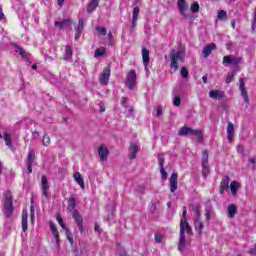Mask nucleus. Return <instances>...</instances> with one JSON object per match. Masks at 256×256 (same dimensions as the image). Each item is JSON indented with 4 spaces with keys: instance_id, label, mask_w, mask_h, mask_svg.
Here are the masks:
<instances>
[{
    "instance_id": "1",
    "label": "nucleus",
    "mask_w": 256,
    "mask_h": 256,
    "mask_svg": "<svg viewBox=\"0 0 256 256\" xmlns=\"http://www.w3.org/2000/svg\"><path fill=\"white\" fill-rule=\"evenodd\" d=\"M4 215L6 217H11L13 215L14 207H13V195L9 190H7L4 194Z\"/></svg>"
},
{
    "instance_id": "2",
    "label": "nucleus",
    "mask_w": 256,
    "mask_h": 256,
    "mask_svg": "<svg viewBox=\"0 0 256 256\" xmlns=\"http://www.w3.org/2000/svg\"><path fill=\"white\" fill-rule=\"evenodd\" d=\"M170 59H171V64L170 67L171 69H174L177 71L179 69V65L177 64L178 61H183L185 59V51L184 50H179L178 52L175 50H172L170 53Z\"/></svg>"
},
{
    "instance_id": "3",
    "label": "nucleus",
    "mask_w": 256,
    "mask_h": 256,
    "mask_svg": "<svg viewBox=\"0 0 256 256\" xmlns=\"http://www.w3.org/2000/svg\"><path fill=\"white\" fill-rule=\"evenodd\" d=\"M187 233V235H193V229L189 226V222H187V208L183 207V214L180 222V233Z\"/></svg>"
},
{
    "instance_id": "4",
    "label": "nucleus",
    "mask_w": 256,
    "mask_h": 256,
    "mask_svg": "<svg viewBox=\"0 0 256 256\" xmlns=\"http://www.w3.org/2000/svg\"><path fill=\"white\" fill-rule=\"evenodd\" d=\"M178 135L180 137H185L187 135H193L194 137L203 139V132L201 130H199V129L193 130L192 128L187 127V126H183L182 128H180V130L178 131Z\"/></svg>"
},
{
    "instance_id": "5",
    "label": "nucleus",
    "mask_w": 256,
    "mask_h": 256,
    "mask_svg": "<svg viewBox=\"0 0 256 256\" xmlns=\"http://www.w3.org/2000/svg\"><path fill=\"white\" fill-rule=\"evenodd\" d=\"M125 85L128 89H134L135 85H137V73L135 72V70H131L127 74Z\"/></svg>"
},
{
    "instance_id": "6",
    "label": "nucleus",
    "mask_w": 256,
    "mask_h": 256,
    "mask_svg": "<svg viewBox=\"0 0 256 256\" xmlns=\"http://www.w3.org/2000/svg\"><path fill=\"white\" fill-rule=\"evenodd\" d=\"M110 77H111V66H106L103 72L100 74L99 81L102 85H107V83H109Z\"/></svg>"
},
{
    "instance_id": "7",
    "label": "nucleus",
    "mask_w": 256,
    "mask_h": 256,
    "mask_svg": "<svg viewBox=\"0 0 256 256\" xmlns=\"http://www.w3.org/2000/svg\"><path fill=\"white\" fill-rule=\"evenodd\" d=\"M243 61V58L241 57H235L233 55H227L223 57V63H226L227 65H234L237 66Z\"/></svg>"
},
{
    "instance_id": "8",
    "label": "nucleus",
    "mask_w": 256,
    "mask_h": 256,
    "mask_svg": "<svg viewBox=\"0 0 256 256\" xmlns=\"http://www.w3.org/2000/svg\"><path fill=\"white\" fill-rule=\"evenodd\" d=\"M49 180H47V176H42L41 180V189H42V195L46 199L49 197Z\"/></svg>"
},
{
    "instance_id": "9",
    "label": "nucleus",
    "mask_w": 256,
    "mask_h": 256,
    "mask_svg": "<svg viewBox=\"0 0 256 256\" xmlns=\"http://www.w3.org/2000/svg\"><path fill=\"white\" fill-rule=\"evenodd\" d=\"M129 153V159L133 161L134 159H137V153H139V146L135 143H130V146L128 148Z\"/></svg>"
},
{
    "instance_id": "10",
    "label": "nucleus",
    "mask_w": 256,
    "mask_h": 256,
    "mask_svg": "<svg viewBox=\"0 0 256 256\" xmlns=\"http://www.w3.org/2000/svg\"><path fill=\"white\" fill-rule=\"evenodd\" d=\"M35 161V152L33 150L28 152L27 156V170L28 173H33V163Z\"/></svg>"
},
{
    "instance_id": "11",
    "label": "nucleus",
    "mask_w": 256,
    "mask_h": 256,
    "mask_svg": "<svg viewBox=\"0 0 256 256\" xmlns=\"http://www.w3.org/2000/svg\"><path fill=\"white\" fill-rule=\"evenodd\" d=\"M98 155L101 161H107V157H109V148L105 145H100L98 148Z\"/></svg>"
},
{
    "instance_id": "12",
    "label": "nucleus",
    "mask_w": 256,
    "mask_h": 256,
    "mask_svg": "<svg viewBox=\"0 0 256 256\" xmlns=\"http://www.w3.org/2000/svg\"><path fill=\"white\" fill-rule=\"evenodd\" d=\"M215 49H217V45H215V43H210V44L206 45L202 51V55H203L204 59H207V57H209V55L211 53H213V51H215Z\"/></svg>"
},
{
    "instance_id": "13",
    "label": "nucleus",
    "mask_w": 256,
    "mask_h": 256,
    "mask_svg": "<svg viewBox=\"0 0 256 256\" xmlns=\"http://www.w3.org/2000/svg\"><path fill=\"white\" fill-rule=\"evenodd\" d=\"M239 83H240V91L244 99V103H249V95L247 94V89L245 88V80H243V78H240Z\"/></svg>"
},
{
    "instance_id": "14",
    "label": "nucleus",
    "mask_w": 256,
    "mask_h": 256,
    "mask_svg": "<svg viewBox=\"0 0 256 256\" xmlns=\"http://www.w3.org/2000/svg\"><path fill=\"white\" fill-rule=\"evenodd\" d=\"M229 176H223L220 183V194L223 195L225 191H229Z\"/></svg>"
},
{
    "instance_id": "15",
    "label": "nucleus",
    "mask_w": 256,
    "mask_h": 256,
    "mask_svg": "<svg viewBox=\"0 0 256 256\" xmlns=\"http://www.w3.org/2000/svg\"><path fill=\"white\" fill-rule=\"evenodd\" d=\"M178 9L185 19L189 18V14H187V2L185 0H178Z\"/></svg>"
},
{
    "instance_id": "16",
    "label": "nucleus",
    "mask_w": 256,
    "mask_h": 256,
    "mask_svg": "<svg viewBox=\"0 0 256 256\" xmlns=\"http://www.w3.org/2000/svg\"><path fill=\"white\" fill-rule=\"evenodd\" d=\"M194 227L198 235H203V229H205V224L203 223L201 218L194 219Z\"/></svg>"
},
{
    "instance_id": "17",
    "label": "nucleus",
    "mask_w": 256,
    "mask_h": 256,
    "mask_svg": "<svg viewBox=\"0 0 256 256\" xmlns=\"http://www.w3.org/2000/svg\"><path fill=\"white\" fill-rule=\"evenodd\" d=\"M73 218L75 219V221L78 225V229H79L80 233H83V231H84V229H83V218L81 217V215L79 214L78 211H74Z\"/></svg>"
},
{
    "instance_id": "18",
    "label": "nucleus",
    "mask_w": 256,
    "mask_h": 256,
    "mask_svg": "<svg viewBox=\"0 0 256 256\" xmlns=\"http://www.w3.org/2000/svg\"><path fill=\"white\" fill-rule=\"evenodd\" d=\"M177 178H178L177 173L173 172L171 177H170V191H171V193H175V191H177Z\"/></svg>"
},
{
    "instance_id": "19",
    "label": "nucleus",
    "mask_w": 256,
    "mask_h": 256,
    "mask_svg": "<svg viewBox=\"0 0 256 256\" xmlns=\"http://www.w3.org/2000/svg\"><path fill=\"white\" fill-rule=\"evenodd\" d=\"M223 97H225V92H223L221 90H212L209 92L210 99H218V101H219V100L223 99Z\"/></svg>"
},
{
    "instance_id": "20",
    "label": "nucleus",
    "mask_w": 256,
    "mask_h": 256,
    "mask_svg": "<svg viewBox=\"0 0 256 256\" xmlns=\"http://www.w3.org/2000/svg\"><path fill=\"white\" fill-rule=\"evenodd\" d=\"M142 61H143L145 69H147V67H149V63L151 61V58L149 57V50H147V48H142Z\"/></svg>"
},
{
    "instance_id": "21",
    "label": "nucleus",
    "mask_w": 256,
    "mask_h": 256,
    "mask_svg": "<svg viewBox=\"0 0 256 256\" xmlns=\"http://www.w3.org/2000/svg\"><path fill=\"white\" fill-rule=\"evenodd\" d=\"M227 135L228 141H233V137L235 136V126L231 122H229L227 126Z\"/></svg>"
},
{
    "instance_id": "22",
    "label": "nucleus",
    "mask_w": 256,
    "mask_h": 256,
    "mask_svg": "<svg viewBox=\"0 0 256 256\" xmlns=\"http://www.w3.org/2000/svg\"><path fill=\"white\" fill-rule=\"evenodd\" d=\"M77 203H76V200H75V197H70L69 200H68V211H70V213H72V217H73V213H75V207H76Z\"/></svg>"
},
{
    "instance_id": "23",
    "label": "nucleus",
    "mask_w": 256,
    "mask_h": 256,
    "mask_svg": "<svg viewBox=\"0 0 256 256\" xmlns=\"http://www.w3.org/2000/svg\"><path fill=\"white\" fill-rule=\"evenodd\" d=\"M50 230L52 232V235H54V237H55L56 245L59 246V231L57 230L55 223L50 222Z\"/></svg>"
},
{
    "instance_id": "24",
    "label": "nucleus",
    "mask_w": 256,
    "mask_h": 256,
    "mask_svg": "<svg viewBox=\"0 0 256 256\" xmlns=\"http://www.w3.org/2000/svg\"><path fill=\"white\" fill-rule=\"evenodd\" d=\"M74 179L76 183H78V185L81 187V189H85V181L81 177V173L79 172L74 173Z\"/></svg>"
},
{
    "instance_id": "25",
    "label": "nucleus",
    "mask_w": 256,
    "mask_h": 256,
    "mask_svg": "<svg viewBox=\"0 0 256 256\" xmlns=\"http://www.w3.org/2000/svg\"><path fill=\"white\" fill-rule=\"evenodd\" d=\"M237 215V206L235 204H230L228 206V217L233 219Z\"/></svg>"
},
{
    "instance_id": "26",
    "label": "nucleus",
    "mask_w": 256,
    "mask_h": 256,
    "mask_svg": "<svg viewBox=\"0 0 256 256\" xmlns=\"http://www.w3.org/2000/svg\"><path fill=\"white\" fill-rule=\"evenodd\" d=\"M98 6H99V0L90 1V3L88 4V7H87V12L93 13V11H95V9H97Z\"/></svg>"
},
{
    "instance_id": "27",
    "label": "nucleus",
    "mask_w": 256,
    "mask_h": 256,
    "mask_svg": "<svg viewBox=\"0 0 256 256\" xmlns=\"http://www.w3.org/2000/svg\"><path fill=\"white\" fill-rule=\"evenodd\" d=\"M187 243V239L185 238V234L183 232H180V240L178 243V250L183 251V247H185Z\"/></svg>"
},
{
    "instance_id": "28",
    "label": "nucleus",
    "mask_w": 256,
    "mask_h": 256,
    "mask_svg": "<svg viewBox=\"0 0 256 256\" xmlns=\"http://www.w3.org/2000/svg\"><path fill=\"white\" fill-rule=\"evenodd\" d=\"M239 187H241V184L237 181H232L230 184V190L232 195H237V191H239Z\"/></svg>"
},
{
    "instance_id": "29",
    "label": "nucleus",
    "mask_w": 256,
    "mask_h": 256,
    "mask_svg": "<svg viewBox=\"0 0 256 256\" xmlns=\"http://www.w3.org/2000/svg\"><path fill=\"white\" fill-rule=\"evenodd\" d=\"M27 212L22 213V231L25 233L27 231V221H28Z\"/></svg>"
},
{
    "instance_id": "30",
    "label": "nucleus",
    "mask_w": 256,
    "mask_h": 256,
    "mask_svg": "<svg viewBox=\"0 0 256 256\" xmlns=\"http://www.w3.org/2000/svg\"><path fill=\"white\" fill-rule=\"evenodd\" d=\"M73 57V49L71 46H66L64 61H69Z\"/></svg>"
},
{
    "instance_id": "31",
    "label": "nucleus",
    "mask_w": 256,
    "mask_h": 256,
    "mask_svg": "<svg viewBox=\"0 0 256 256\" xmlns=\"http://www.w3.org/2000/svg\"><path fill=\"white\" fill-rule=\"evenodd\" d=\"M104 55H107V51L103 47L97 48L94 53V57H96V58L103 57Z\"/></svg>"
},
{
    "instance_id": "32",
    "label": "nucleus",
    "mask_w": 256,
    "mask_h": 256,
    "mask_svg": "<svg viewBox=\"0 0 256 256\" xmlns=\"http://www.w3.org/2000/svg\"><path fill=\"white\" fill-rule=\"evenodd\" d=\"M209 173H211V170L209 169V163L202 164V175H203V177L207 178Z\"/></svg>"
},
{
    "instance_id": "33",
    "label": "nucleus",
    "mask_w": 256,
    "mask_h": 256,
    "mask_svg": "<svg viewBox=\"0 0 256 256\" xmlns=\"http://www.w3.org/2000/svg\"><path fill=\"white\" fill-rule=\"evenodd\" d=\"M15 49H16V53H19V55H21L23 59H27L28 53L23 48H21V46L16 45Z\"/></svg>"
},
{
    "instance_id": "34",
    "label": "nucleus",
    "mask_w": 256,
    "mask_h": 256,
    "mask_svg": "<svg viewBox=\"0 0 256 256\" xmlns=\"http://www.w3.org/2000/svg\"><path fill=\"white\" fill-rule=\"evenodd\" d=\"M69 23H71V20L67 19V20H63L62 22H55V26L59 27V29H63L67 27Z\"/></svg>"
},
{
    "instance_id": "35",
    "label": "nucleus",
    "mask_w": 256,
    "mask_h": 256,
    "mask_svg": "<svg viewBox=\"0 0 256 256\" xmlns=\"http://www.w3.org/2000/svg\"><path fill=\"white\" fill-rule=\"evenodd\" d=\"M84 25H85V22L83 21V19H79L78 25L75 28V31L78 33H83Z\"/></svg>"
},
{
    "instance_id": "36",
    "label": "nucleus",
    "mask_w": 256,
    "mask_h": 256,
    "mask_svg": "<svg viewBox=\"0 0 256 256\" xmlns=\"http://www.w3.org/2000/svg\"><path fill=\"white\" fill-rule=\"evenodd\" d=\"M42 144L44 145V147H49V145H51V137L45 134L42 138Z\"/></svg>"
},
{
    "instance_id": "37",
    "label": "nucleus",
    "mask_w": 256,
    "mask_h": 256,
    "mask_svg": "<svg viewBox=\"0 0 256 256\" xmlns=\"http://www.w3.org/2000/svg\"><path fill=\"white\" fill-rule=\"evenodd\" d=\"M209 163V151L204 150L202 154V164H207Z\"/></svg>"
},
{
    "instance_id": "38",
    "label": "nucleus",
    "mask_w": 256,
    "mask_h": 256,
    "mask_svg": "<svg viewBox=\"0 0 256 256\" xmlns=\"http://www.w3.org/2000/svg\"><path fill=\"white\" fill-rule=\"evenodd\" d=\"M56 220L58 221L60 227H62V229H64V231L66 229H68L66 226H65V223L63 222V217H61V214H57L56 215Z\"/></svg>"
},
{
    "instance_id": "39",
    "label": "nucleus",
    "mask_w": 256,
    "mask_h": 256,
    "mask_svg": "<svg viewBox=\"0 0 256 256\" xmlns=\"http://www.w3.org/2000/svg\"><path fill=\"white\" fill-rule=\"evenodd\" d=\"M3 138L7 147H11V135H9L8 133H4Z\"/></svg>"
},
{
    "instance_id": "40",
    "label": "nucleus",
    "mask_w": 256,
    "mask_h": 256,
    "mask_svg": "<svg viewBox=\"0 0 256 256\" xmlns=\"http://www.w3.org/2000/svg\"><path fill=\"white\" fill-rule=\"evenodd\" d=\"M139 7H134L133 9V15H132V20L137 21L139 19Z\"/></svg>"
},
{
    "instance_id": "41",
    "label": "nucleus",
    "mask_w": 256,
    "mask_h": 256,
    "mask_svg": "<svg viewBox=\"0 0 256 256\" xmlns=\"http://www.w3.org/2000/svg\"><path fill=\"white\" fill-rule=\"evenodd\" d=\"M65 231V235H66V239L69 241V243H71V245H73V236H71V231L69 230V228H66Z\"/></svg>"
},
{
    "instance_id": "42",
    "label": "nucleus",
    "mask_w": 256,
    "mask_h": 256,
    "mask_svg": "<svg viewBox=\"0 0 256 256\" xmlns=\"http://www.w3.org/2000/svg\"><path fill=\"white\" fill-rule=\"evenodd\" d=\"M205 217L206 221H209L213 217V210H211V208H206Z\"/></svg>"
},
{
    "instance_id": "43",
    "label": "nucleus",
    "mask_w": 256,
    "mask_h": 256,
    "mask_svg": "<svg viewBox=\"0 0 256 256\" xmlns=\"http://www.w3.org/2000/svg\"><path fill=\"white\" fill-rule=\"evenodd\" d=\"M194 211L196 215L195 219H201V206L199 204L195 206Z\"/></svg>"
},
{
    "instance_id": "44",
    "label": "nucleus",
    "mask_w": 256,
    "mask_h": 256,
    "mask_svg": "<svg viewBox=\"0 0 256 256\" xmlns=\"http://www.w3.org/2000/svg\"><path fill=\"white\" fill-rule=\"evenodd\" d=\"M154 237H155V243H162L163 242V234L157 232Z\"/></svg>"
},
{
    "instance_id": "45",
    "label": "nucleus",
    "mask_w": 256,
    "mask_h": 256,
    "mask_svg": "<svg viewBox=\"0 0 256 256\" xmlns=\"http://www.w3.org/2000/svg\"><path fill=\"white\" fill-rule=\"evenodd\" d=\"M218 19L220 20L227 19V12L225 10L218 11Z\"/></svg>"
},
{
    "instance_id": "46",
    "label": "nucleus",
    "mask_w": 256,
    "mask_h": 256,
    "mask_svg": "<svg viewBox=\"0 0 256 256\" xmlns=\"http://www.w3.org/2000/svg\"><path fill=\"white\" fill-rule=\"evenodd\" d=\"M160 173H161V177H162V181H167V171H165V167L160 168Z\"/></svg>"
},
{
    "instance_id": "47",
    "label": "nucleus",
    "mask_w": 256,
    "mask_h": 256,
    "mask_svg": "<svg viewBox=\"0 0 256 256\" xmlns=\"http://www.w3.org/2000/svg\"><path fill=\"white\" fill-rule=\"evenodd\" d=\"M180 74L184 79H187V77H189V71H187L186 67L181 68Z\"/></svg>"
},
{
    "instance_id": "48",
    "label": "nucleus",
    "mask_w": 256,
    "mask_h": 256,
    "mask_svg": "<svg viewBox=\"0 0 256 256\" xmlns=\"http://www.w3.org/2000/svg\"><path fill=\"white\" fill-rule=\"evenodd\" d=\"M199 9H200L199 3H193L191 5L192 13H199Z\"/></svg>"
},
{
    "instance_id": "49",
    "label": "nucleus",
    "mask_w": 256,
    "mask_h": 256,
    "mask_svg": "<svg viewBox=\"0 0 256 256\" xmlns=\"http://www.w3.org/2000/svg\"><path fill=\"white\" fill-rule=\"evenodd\" d=\"M158 163L160 165V169L164 167L165 165V158H163V154L158 155Z\"/></svg>"
},
{
    "instance_id": "50",
    "label": "nucleus",
    "mask_w": 256,
    "mask_h": 256,
    "mask_svg": "<svg viewBox=\"0 0 256 256\" xmlns=\"http://www.w3.org/2000/svg\"><path fill=\"white\" fill-rule=\"evenodd\" d=\"M96 31H98L100 35H107V29H105L104 27L98 26L96 27Z\"/></svg>"
},
{
    "instance_id": "51",
    "label": "nucleus",
    "mask_w": 256,
    "mask_h": 256,
    "mask_svg": "<svg viewBox=\"0 0 256 256\" xmlns=\"http://www.w3.org/2000/svg\"><path fill=\"white\" fill-rule=\"evenodd\" d=\"M173 104L175 105V107H179V105H181V97H174Z\"/></svg>"
},
{
    "instance_id": "52",
    "label": "nucleus",
    "mask_w": 256,
    "mask_h": 256,
    "mask_svg": "<svg viewBox=\"0 0 256 256\" xmlns=\"http://www.w3.org/2000/svg\"><path fill=\"white\" fill-rule=\"evenodd\" d=\"M235 79V73L228 74L226 77V83H231Z\"/></svg>"
},
{
    "instance_id": "53",
    "label": "nucleus",
    "mask_w": 256,
    "mask_h": 256,
    "mask_svg": "<svg viewBox=\"0 0 256 256\" xmlns=\"http://www.w3.org/2000/svg\"><path fill=\"white\" fill-rule=\"evenodd\" d=\"M236 149H237L238 153H241V155H243V153H245V148H243V146H241V144H238Z\"/></svg>"
},
{
    "instance_id": "54",
    "label": "nucleus",
    "mask_w": 256,
    "mask_h": 256,
    "mask_svg": "<svg viewBox=\"0 0 256 256\" xmlns=\"http://www.w3.org/2000/svg\"><path fill=\"white\" fill-rule=\"evenodd\" d=\"M161 115H163V108L159 106L156 110V116L161 117Z\"/></svg>"
},
{
    "instance_id": "55",
    "label": "nucleus",
    "mask_w": 256,
    "mask_h": 256,
    "mask_svg": "<svg viewBox=\"0 0 256 256\" xmlns=\"http://www.w3.org/2000/svg\"><path fill=\"white\" fill-rule=\"evenodd\" d=\"M94 231L98 233V235H101V227H99V224H95Z\"/></svg>"
},
{
    "instance_id": "56",
    "label": "nucleus",
    "mask_w": 256,
    "mask_h": 256,
    "mask_svg": "<svg viewBox=\"0 0 256 256\" xmlns=\"http://www.w3.org/2000/svg\"><path fill=\"white\" fill-rule=\"evenodd\" d=\"M5 19V14L3 13V8L0 7V21H3Z\"/></svg>"
},
{
    "instance_id": "57",
    "label": "nucleus",
    "mask_w": 256,
    "mask_h": 256,
    "mask_svg": "<svg viewBox=\"0 0 256 256\" xmlns=\"http://www.w3.org/2000/svg\"><path fill=\"white\" fill-rule=\"evenodd\" d=\"M33 139H37L39 137V132L35 131L32 133Z\"/></svg>"
},
{
    "instance_id": "58",
    "label": "nucleus",
    "mask_w": 256,
    "mask_h": 256,
    "mask_svg": "<svg viewBox=\"0 0 256 256\" xmlns=\"http://www.w3.org/2000/svg\"><path fill=\"white\" fill-rule=\"evenodd\" d=\"M82 32H76L75 34V40L78 41V39L81 37Z\"/></svg>"
},
{
    "instance_id": "59",
    "label": "nucleus",
    "mask_w": 256,
    "mask_h": 256,
    "mask_svg": "<svg viewBox=\"0 0 256 256\" xmlns=\"http://www.w3.org/2000/svg\"><path fill=\"white\" fill-rule=\"evenodd\" d=\"M137 27V21L132 20V29H135Z\"/></svg>"
},
{
    "instance_id": "60",
    "label": "nucleus",
    "mask_w": 256,
    "mask_h": 256,
    "mask_svg": "<svg viewBox=\"0 0 256 256\" xmlns=\"http://www.w3.org/2000/svg\"><path fill=\"white\" fill-rule=\"evenodd\" d=\"M63 3H65V0H58V5H59L60 7L63 6Z\"/></svg>"
},
{
    "instance_id": "61",
    "label": "nucleus",
    "mask_w": 256,
    "mask_h": 256,
    "mask_svg": "<svg viewBox=\"0 0 256 256\" xmlns=\"http://www.w3.org/2000/svg\"><path fill=\"white\" fill-rule=\"evenodd\" d=\"M249 163H252V164H254L255 163V158H249Z\"/></svg>"
},
{
    "instance_id": "62",
    "label": "nucleus",
    "mask_w": 256,
    "mask_h": 256,
    "mask_svg": "<svg viewBox=\"0 0 256 256\" xmlns=\"http://www.w3.org/2000/svg\"><path fill=\"white\" fill-rule=\"evenodd\" d=\"M202 81H203V83H207V76H203Z\"/></svg>"
},
{
    "instance_id": "63",
    "label": "nucleus",
    "mask_w": 256,
    "mask_h": 256,
    "mask_svg": "<svg viewBox=\"0 0 256 256\" xmlns=\"http://www.w3.org/2000/svg\"><path fill=\"white\" fill-rule=\"evenodd\" d=\"M120 256H127V252L125 251L120 252Z\"/></svg>"
},
{
    "instance_id": "64",
    "label": "nucleus",
    "mask_w": 256,
    "mask_h": 256,
    "mask_svg": "<svg viewBox=\"0 0 256 256\" xmlns=\"http://www.w3.org/2000/svg\"><path fill=\"white\" fill-rule=\"evenodd\" d=\"M232 28L235 29V20L231 21Z\"/></svg>"
}]
</instances>
